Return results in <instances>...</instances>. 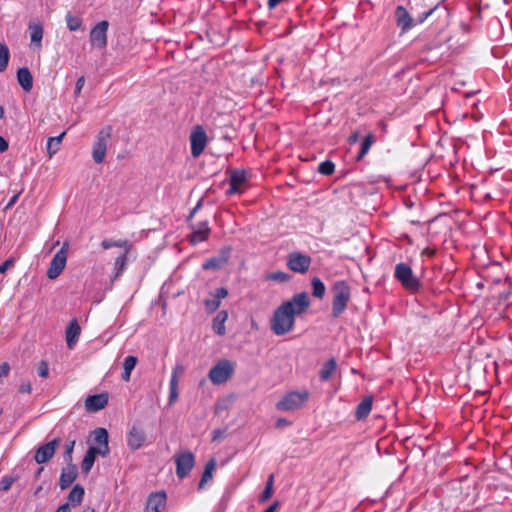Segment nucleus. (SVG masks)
<instances>
[{
  "mask_svg": "<svg viewBox=\"0 0 512 512\" xmlns=\"http://www.w3.org/2000/svg\"><path fill=\"white\" fill-rule=\"evenodd\" d=\"M60 444V438H55L52 441L40 445L35 453L34 459L38 464H43L49 461L55 454L57 447Z\"/></svg>",
  "mask_w": 512,
  "mask_h": 512,
  "instance_id": "nucleus-15",
  "label": "nucleus"
},
{
  "mask_svg": "<svg viewBox=\"0 0 512 512\" xmlns=\"http://www.w3.org/2000/svg\"><path fill=\"white\" fill-rule=\"evenodd\" d=\"M337 362L334 357L327 360L319 371V378L321 381L326 382L330 380L333 374L336 372Z\"/></svg>",
  "mask_w": 512,
  "mask_h": 512,
  "instance_id": "nucleus-29",
  "label": "nucleus"
},
{
  "mask_svg": "<svg viewBox=\"0 0 512 512\" xmlns=\"http://www.w3.org/2000/svg\"><path fill=\"white\" fill-rule=\"evenodd\" d=\"M108 432L105 428H97L94 430V441L96 444H106L108 443Z\"/></svg>",
  "mask_w": 512,
  "mask_h": 512,
  "instance_id": "nucleus-40",
  "label": "nucleus"
},
{
  "mask_svg": "<svg viewBox=\"0 0 512 512\" xmlns=\"http://www.w3.org/2000/svg\"><path fill=\"white\" fill-rule=\"evenodd\" d=\"M374 142V136L373 134H368L362 141L360 151L358 155L356 156V160L360 161L364 158V156L368 153L370 150L372 144Z\"/></svg>",
  "mask_w": 512,
  "mask_h": 512,
  "instance_id": "nucleus-37",
  "label": "nucleus"
},
{
  "mask_svg": "<svg viewBox=\"0 0 512 512\" xmlns=\"http://www.w3.org/2000/svg\"><path fill=\"white\" fill-rule=\"evenodd\" d=\"M191 154L198 157L202 154L206 147L207 135L201 126H197L190 135Z\"/></svg>",
  "mask_w": 512,
  "mask_h": 512,
  "instance_id": "nucleus-14",
  "label": "nucleus"
},
{
  "mask_svg": "<svg viewBox=\"0 0 512 512\" xmlns=\"http://www.w3.org/2000/svg\"><path fill=\"white\" fill-rule=\"evenodd\" d=\"M111 136V126H106L99 131L92 149V157L95 163L100 164L104 161L107 151V144Z\"/></svg>",
  "mask_w": 512,
  "mask_h": 512,
  "instance_id": "nucleus-6",
  "label": "nucleus"
},
{
  "mask_svg": "<svg viewBox=\"0 0 512 512\" xmlns=\"http://www.w3.org/2000/svg\"><path fill=\"white\" fill-rule=\"evenodd\" d=\"M14 480L11 477H3L0 481V490L7 491L11 488Z\"/></svg>",
  "mask_w": 512,
  "mask_h": 512,
  "instance_id": "nucleus-47",
  "label": "nucleus"
},
{
  "mask_svg": "<svg viewBox=\"0 0 512 512\" xmlns=\"http://www.w3.org/2000/svg\"><path fill=\"white\" fill-rule=\"evenodd\" d=\"M49 373V367L46 361H41L38 366V375L42 378H45L48 376Z\"/></svg>",
  "mask_w": 512,
  "mask_h": 512,
  "instance_id": "nucleus-48",
  "label": "nucleus"
},
{
  "mask_svg": "<svg viewBox=\"0 0 512 512\" xmlns=\"http://www.w3.org/2000/svg\"><path fill=\"white\" fill-rule=\"evenodd\" d=\"M290 422L284 418H279L276 422V427L277 428H280V427H283V426H286V425H289Z\"/></svg>",
  "mask_w": 512,
  "mask_h": 512,
  "instance_id": "nucleus-59",
  "label": "nucleus"
},
{
  "mask_svg": "<svg viewBox=\"0 0 512 512\" xmlns=\"http://www.w3.org/2000/svg\"><path fill=\"white\" fill-rule=\"evenodd\" d=\"M146 435L143 429L139 426L133 425L127 434V445L135 451L139 449L145 442Z\"/></svg>",
  "mask_w": 512,
  "mask_h": 512,
  "instance_id": "nucleus-17",
  "label": "nucleus"
},
{
  "mask_svg": "<svg viewBox=\"0 0 512 512\" xmlns=\"http://www.w3.org/2000/svg\"><path fill=\"white\" fill-rule=\"evenodd\" d=\"M282 304L277 307L272 315L270 327L277 336H283L289 333L295 325V317Z\"/></svg>",
  "mask_w": 512,
  "mask_h": 512,
  "instance_id": "nucleus-2",
  "label": "nucleus"
},
{
  "mask_svg": "<svg viewBox=\"0 0 512 512\" xmlns=\"http://www.w3.org/2000/svg\"><path fill=\"white\" fill-rule=\"evenodd\" d=\"M78 469L75 464H67L61 471L59 478V487L61 490L67 489L77 478Z\"/></svg>",
  "mask_w": 512,
  "mask_h": 512,
  "instance_id": "nucleus-18",
  "label": "nucleus"
},
{
  "mask_svg": "<svg viewBox=\"0 0 512 512\" xmlns=\"http://www.w3.org/2000/svg\"><path fill=\"white\" fill-rule=\"evenodd\" d=\"M308 391H292L287 393L280 401L277 402L276 408L279 411H293L300 409L309 399Z\"/></svg>",
  "mask_w": 512,
  "mask_h": 512,
  "instance_id": "nucleus-5",
  "label": "nucleus"
},
{
  "mask_svg": "<svg viewBox=\"0 0 512 512\" xmlns=\"http://www.w3.org/2000/svg\"><path fill=\"white\" fill-rule=\"evenodd\" d=\"M282 306H288L286 309L296 317L309 308L310 300L306 292H301L295 294L290 300L283 302Z\"/></svg>",
  "mask_w": 512,
  "mask_h": 512,
  "instance_id": "nucleus-9",
  "label": "nucleus"
},
{
  "mask_svg": "<svg viewBox=\"0 0 512 512\" xmlns=\"http://www.w3.org/2000/svg\"><path fill=\"white\" fill-rule=\"evenodd\" d=\"M137 362H138L137 357L132 356V355L127 356L124 359L123 369L124 370H129L130 372H132L133 369L135 368V366L137 365Z\"/></svg>",
  "mask_w": 512,
  "mask_h": 512,
  "instance_id": "nucleus-44",
  "label": "nucleus"
},
{
  "mask_svg": "<svg viewBox=\"0 0 512 512\" xmlns=\"http://www.w3.org/2000/svg\"><path fill=\"white\" fill-rule=\"evenodd\" d=\"M96 456L97 455L95 454L94 449H91V447H90L81 462V472L83 474L87 475L91 471V469L94 465Z\"/></svg>",
  "mask_w": 512,
  "mask_h": 512,
  "instance_id": "nucleus-33",
  "label": "nucleus"
},
{
  "mask_svg": "<svg viewBox=\"0 0 512 512\" xmlns=\"http://www.w3.org/2000/svg\"><path fill=\"white\" fill-rule=\"evenodd\" d=\"M67 27L70 31H77L82 26V18L77 15H73L71 12H68L65 16Z\"/></svg>",
  "mask_w": 512,
  "mask_h": 512,
  "instance_id": "nucleus-36",
  "label": "nucleus"
},
{
  "mask_svg": "<svg viewBox=\"0 0 512 512\" xmlns=\"http://www.w3.org/2000/svg\"><path fill=\"white\" fill-rule=\"evenodd\" d=\"M10 58V52L6 44L0 43V72L7 69Z\"/></svg>",
  "mask_w": 512,
  "mask_h": 512,
  "instance_id": "nucleus-39",
  "label": "nucleus"
},
{
  "mask_svg": "<svg viewBox=\"0 0 512 512\" xmlns=\"http://www.w3.org/2000/svg\"><path fill=\"white\" fill-rule=\"evenodd\" d=\"M19 391L21 393H30L32 391V385L29 381L22 382L20 385Z\"/></svg>",
  "mask_w": 512,
  "mask_h": 512,
  "instance_id": "nucleus-52",
  "label": "nucleus"
},
{
  "mask_svg": "<svg viewBox=\"0 0 512 512\" xmlns=\"http://www.w3.org/2000/svg\"><path fill=\"white\" fill-rule=\"evenodd\" d=\"M17 80L26 92H29L32 89L33 77L27 67H22L17 71Z\"/></svg>",
  "mask_w": 512,
  "mask_h": 512,
  "instance_id": "nucleus-28",
  "label": "nucleus"
},
{
  "mask_svg": "<svg viewBox=\"0 0 512 512\" xmlns=\"http://www.w3.org/2000/svg\"><path fill=\"white\" fill-rule=\"evenodd\" d=\"M84 495H85L84 487L80 484H76L69 492V494L67 496L68 501L66 503H69V507L70 506H72V507L79 506L83 501Z\"/></svg>",
  "mask_w": 512,
  "mask_h": 512,
  "instance_id": "nucleus-26",
  "label": "nucleus"
},
{
  "mask_svg": "<svg viewBox=\"0 0 512 512\" xmlns=\"http://www.w3.org/2000/svg\"><path fill=\"white\" fill-rule=\"evenodd\" d=\"M373 398L371 396L365 397L356 407L355 417L361 421L368 417L372 410Z\"/></svg>",
  "mask_w": 512,
  "mask_h": 512,
  "instance_id": "nucleus-25",
  "label": "nucleus"
},
{
  "mask_svg": "<svg viewBox=\"0 0 512 512\" xmlns=\"http://www.w3.org/2000/svg\"><path fill=\"white\" fill-rule=\"evenodd\" d=\"M9 147L7 140L0 136V153L5 152Z\"/></svg>",
  "mask_w": 512,
  "mask_h": 512,
  "instance_id": "nucleus-56",
  "label": "nucleus"
},
{
  "mask_svg": "<svg viewBox=\"0 0 512 512\" xmlns=\"http://www.w3.org/2000/svg\"><path fill=\"white\" fill-rule=\"evenodd\" d=\"M437 14L438 17L447 15V8L442 3H438L432 7H429L426 11L419 13L416 19V23L422 24L430 16Z\"/></svg>",
  "mask_w": 512,
  "mask_h": 512,
  "instance_id": "nucleus-24",
  "label": "nucleus"
},
{
  "mask_svg": "<svg viewBox=\"0 0 512 512\" xmlns=\"http://www.w3.org/2000/svg\"><path fill=\"white\" fill-rule=\"evenodd\" d=\"M12 264H13V261L11 259H8V260L4 261L0 265V273H5L6 270L8 269V267L11 266Z\"/></svg>",
  "mask_w": 512,
  "mask_h": 512,
  "instance_id": "nucleus-55",
  "label": "nucleus"
},
{
  "mask_svg": "<svg viewBox=\"0 0 512 512\" xmlns=\"http://www.w3.org/2000/svg\"><path fill=\"white\" fill-rule=\"evenodd\" d=\"M128 253L129 252H123L121 255H119L115 259V263H114L115 274H114V277L112 278V280H116L124 273L126 266H127Z\"/></svg>",
  "mask_w": 512,
  "mask_h": 512,
  "instance_id": "nucleus-32",
  "label": "nucleus"
},
{
  "mask_svg": "<svg viewBox=\"0 0 512 512\" xmlns=\"http://www.w3.org/2000/svg\"><path fill=\"white\" fill-rule=\"evenodd\" d=\"M131 373L132 372H130L129 370H124L123 369V373H122V376H121L122 380L128 382L130 380Z\"/></svg>",
  "mask_w": 512,
  "mask_h": 512,
  "instance_id": "nucleus-61",
  "label": "nucleus"
},
{
  "mask_svg": "<svg viewBox=\"0 0 512 512\" xmlns=\"http://www.w3.org/2000/svg\"><path fill=\"white\" fill-rule=\"evenodd\" d=\"M278 505H279V502L275 501L272 505H270L268 508H266L263 512H275Z\"/></svg>",
  "mask_w": 512,
  "mask_h": 512,
  "instance_id": "nucleus-60",
  "label": "nucleus"
},
{
  "mask_svg": "<svg viewBox=\"0 0 512 512\" xmlns=\"http://www.w3.org/2000/svg\"><path fill=\"white\" fill-rule=\"evenodd\" d=\"M335 170V164L330 160H325L321 162L318 166V172L322 175L329 176L333 174Z\"/></svg>",
  "mask_w": 512,
  "mask_h": 512,
  "instance_id": "nucleus-41",
  "label": "nucleus"
},
{
  "mask_svg": "<svg viewBox=\"0 0 512 512\" xmlns=\"http://www.w3.org/2000/svg\"><path fill=\"white\" fill-rule=\"evenodd\" d=\"M396 16L398 26H400L403 30L410 29L413 26L412 19L403 6H398L396 8Z\"/></svg>",
  "mask_w": 512,
  "mask_h": 512,
  "instance_id": "nucleus-30",
  "label": "nucleus"
},
{
  "mask_svg": "<svg viewBox=\"0 0 512 512\" xmlns=\"http://www.w3.org/2000/svg\"><path fill=\"white\" fill-rule=\"evenodd\" d=\"M234 365L227 359L217 362L209 371L208 378L214 385L227 382L234 374Z\"/></svg>",
  "mask_w": 512,
  "mask_h": 512,
  "instance_id": "nucleus-4",
  "label": "nucleus"
},
{
  "mask_svg": "<svg viewBox=\"0 0 512 512\" xmlns=\"http://www.w3.org/2000/svg\"><path fill=\"white\" fill-rule=\"evenodd\" d=\"M359 137H360V133H359V131H355V132H353V133L348 137V143H349L350 145L357 143V142H358V140H359Z\"/></svg>",
  "mask_w": 512,
  "mask_h": 512,
  "instance_id": "nucleus-54",
  "label": "nucleus"
},
{
  "mask_svg": "<svg viewBox=\"0 0 512 512\" xmlns=\"http://www.w3.org/2000/svg\"><path fill=\"white\" fill-rule=\"evenodd\" d=\"M394 277L411 293L417 292L422 286L420 280L414 275L411 266L405 262L396 264Z\"/></svg>",
  "mask_w": 512,
  "mask_h": 512,
  "instance_id": "nucleus-3",
  "label": "nucleus"
},
{
  "mask_svg": "<svg viewBox=\"0 0 512 512\" xmlns=\"http://www.w3.org/2000/svg\"><path fill=\"white\" fill-rule=\"evenodd\" d=\"M68 243H64L59 251L53 256L47 270L49 279H56L64 270L67 262Z\"/></svg>",
  "mask_w": 512,
  "mask_h": 512,
  "instance_id": "nucleus-7",
  "label": "nucleus"
},
{
  "mask_svg": "<svg viewBox=\"0 0 512 512\" xmlns=\"http://www.w3.org/2000/svg\"><path fill=\"white\" fill-rule=\"evenodd\" d=\"M70 511H71V509L69 507V503H64V504L60 505L56 510V512H70Z\"/></svg>",
  "mask_w": 512,
  "mask_h": 512,
  "instance_id": "nucleus-58",
  "label": "nucleus"
},
{
  "mask_svg": "<svg viewBox=\"0 0 512 512\" xmlns=\"http://www.w3.org/2000/svg\"><path fill=\"white\" fill-rule=\"evenodd\" d=\"M180 369L182 370V367L180 366H177L172 374H171V378H170V383H169V387H175V388H178V383H179V379H178V374H177V370Z\"/></svg>",
  "mask_w": 512,
  "mask_h": 512,
  "instance_id": "nucleus-49",
  "label": "nucleus"
},
{
  "mask_svg": "<svg viewBox=\"0 0 512 512\" xmlns=\"http://www.w3.org/2000/svg\"><path fill=\"white\" fill-rule=\"evenodd\" d=\"M91 449H94L96 455H100L102 457H106L110 453L109 444H101L98 447L91 446Z\"/></svg>",
  "mask_w": 512,
  "mask_h": 512,
  "instance_id": "nucleus-45",
  "label": "nucleus"
},
{
  "mask_svg": "<svg viewBox=\"0 0 512 512\" xmlns=\"http://www.w3.org/2000/svg\"><path fill=\"white\" fill-rule=\"evenodd\" d=\"M333 300L331 308V317L336 319L346 310L351 299V287L345 280L335 281L332 286Z\"/></svg>",
  "mask_w": 512,
  "mask_h": 512,
  "instance_id": "nucleus-1",
  "label": "nucleus"
},
{
  "mask_svg": "<svg viewBox=\"0 0 512 512\" xmlns=\"http://www.w3.org/2000/svg\"><path fill=\"white\" fill-rule=\"evenodd\" d=\"M101 246L103 247V249L107 250V249H110L112 247H119V248H123L124 251L123 252H129L131 247H132V244L128 241V240H122V239H119V240H113V239H104L102 242H101Z\"/></svg>",
  "mask_w": 512,
  "mask_h": 512,
  "instance_id": "nucleus-31",
  "label": "nucleus"
},
{
  "mask_svg": "<svg viewBox=\"0 0 512 512\" xmlns=\"http://www.w3.org/2000/svg\"><path fill=\"white\" fill-rule=\"evenodd\" d=\"M228 319V312L226 310H221L217 313V315L213 319L212 329L213 331L219 335L223 336L226 333L225 322Z\"/></svg>",
  "mask_w": 512,
  "mask_h": 512,
  "instance_id": "nucleus-27",
  "label": "nucleus"
},
{
  "mask_svg": "<svg viewBox=\"0 0 512 512\" xmlns=\"http://www.w3.org/2000/svg\"><path fill=\"white\" fill-rule=\"evenodd\" d=\"M231 251L232 248L230 246L221 248L216 256L207 259L202 264V268L204 270H220L224 268L229 262Z\"/></svg>",
  "mask_w": 512,
  "mask_h": 512,
  "instance_id": "nucleus-12",
  "label": "nucleus"
},
{
  "mask_svg": "<svg viewBox=\"0 0 512 512\" xmlns=\"http://www.w3.org/2000/svg\"><path fill=\"white\" fill-rule=\"evenodd\" d=\"M272 494H273V488H271L270 486H265L262 494L260 495L259 501L261 503L266 502L267 500H269L271 498Z\"/></svg>",
  "mask_w": 512,
  "mask_h": 512,
  "instance_id": "nucleus-46",
  "label": "nucleus"
},
{
  "mask_svg": "<svg viewBox=\"0 0 512 512\" xmlns=\"http://www.w3.org/2000/svg\"><path fill=\"white\" fill-rule=\"evenodd\" d=\"M75 443H76L75 440H71V441L67 442L65 445V451H64L63 457H64V461L67 464H73L72 463V454H73V450L75 447Z\"/></svg>",
  "mask_w": 512,
  "mask_h": 512,
  "instance_id": "nucleus-43",
  "label": "nucleus"
},
{
  "mask_svg": "<svg viewBox=\"0 0 512 512\" xmlns=\"http://www.w3.org/2000/svg\"><path fill=\"white\" fill-rule=\"evenodd\" d=\"M176 475L180 479L187 477L194 467L195 457L192 452L186 451L175 456Z\"/></svg>",
  "mask_w": 512,
  "mask_h": 512,
  "instance_id": "nucleus-11",
  "label": "nucleus"
},
{
  "mask_svg": "<svg viewBox=\"0 0 512 512\" xmlns=\"http://www.w3.org/2000/svg\"><path fill=\"white\" fill-rule=\"evenodd\" d=\"M109 23L106 20L97 23L90 31V42L93 46L103 49L107 46V30Z\"/></svg>",
  "mask_w": 512,
  "mask_h": 512,
  "instance_id": "nucleus-13",
  "label": "nucleus"
},
{
  "mask_svg": "<svg viewBox=\"0 0 512 512\" xmlns=\"http://www.w3.org/2000/svg\"><path fill=\"white\" fill-rule=\"evenodd\" d=\"M312 259L309 255L300 252H291L288 255L287 267L296 273H306L311 265Z\"/></svg>",
  "mask_w": 512,
  "mask_h": 512,
  "instance_id": "nucleus-8",
  "label": "nucleus"
},
{
  "mask_svg": "<svg viewBox=\"0 0 512 512\" xmlns=\"http://www.w3.org/2000/svg\"><path fill=\"white\" fill-rule=\"evenodd\" d=\"M108 394L100 393L89 396L85 401L86 410L89 412H97L108 404Z\"/></svg>",
  "mask_w": 512,
  "mask_h": 512,
  "instance_id": "nucleus-20",
  "label": "nucleus"
},
{
  "mask_svg": "<svg viewBox=\"0 0 512 512\" xmlns=\"http://www.w3.org/2000/svg\"><path fill=\"white\" fill-rule=\"evenodd\" d=\"M18 197H19V194H15V195H14V196L9 200V202H8V204H7V208H10L11 206H13V205L16 203V201H17Z\"/></svg>",
  "mask_w": 512,
  "mask_h": 512,
  "instance_id": "nucleus-62",
  "label": "nucleus"
},
{
  "mask_svg": "<svg viewBox=\"0 0 512 512\" xmlns=\"http://www.w3.org/2000/svg\"><path fill=\"white\" fill-rule=\"evenodd\" d=\"M201 205H202V200H199L198 203L196 204V206L191 210V212L188 216V220L194 217L195 213L201 207Z\"/></svg>",
  "mask_w": 512,
  "mask_h": 512,
  "instance_id": "nucleus-57",
  "label": "nucleus"
},
{
  "mask_svg": "<svg viewBox=\"0 0 512 512\" xmlns=\"http://www.w3.org/2000/svg\"><path fill=\"white\" fill-rule=\"evenodd\" d=\"M273 485H274V475L273 474H270L267 481H266V485L265 486H270L271 488H273Z\"/></svg>",
  "mask_w": 512,
  "mask_h": 512,
  "instance_id": "nucleus-63",
  "label": "nucleus"
},
{
  "mask_svg": "<svg viewBox=\"0 0 512 512\" xmlns=\"http://www.w3.org/2000/svg\"><path fill=\"white\" fill-rule=\"evenodd\" d=\"M216 467V461L215 459H210L204 468V472L201 476L198 489H202L206 482L212 479V473Z\"/></svg>",
  "mask_w": 512,
  "mask_h": 512,
  "instance_id": "nucleus-34",
  "label": "nucleus"
},
{
  "mask_svg": "<svg viewBox=\"0 0 512 512\" xmlns=\"http://www.w3.org/2000/svg\"><path fill=\"white\" fill-rule=\"evenodd\" d=\"M311 285L312 295L316 298L322 299L326 291L325 284L323 283V281L318 277H314L311 281Z\"/></svg>",
  "mask_w": 512,
  "mask_h": 512,
  "instance_id": "nucleus-35",
  "label": "nucleus"
},
{
  "mask_svg": "<svg viewBox=\"0 0 512 512\" xmlns=\"http://www.w3.org/2000/svg\"><path fill=\"white\" fill-rule=\"evenodd\" d=\"M64 135H65V132H63L62 134H60L57 137H50L48 139L47 151H48L50 157L52 155H54L59 150V147H60V144H61V141H62Z\"/></svg>",
  "mask_w": 512,
  "mask_h": 512,
  "instance_id": "nucleus-38",
  "label": "nucleus"
},
{
  "mask_svg": "<svg viewBox=\"0 0 512 512\" xmlns=\"http://www.w3.org/2000/svg\"><path fill=\"white\" fill-rule=\"evenodd\" d=\"M228 290L225 287H219L214 292L210 293V297L205 299L204 306L208 313L215 312L220 304L221 300L226 298Z\"/></svg>",
  "mask_w": 512,
  "mask_h": 512,
  "instance_id": "nucleus-16",
  "label": "nucleus"
},
{
  "mask_svg": "<svg viewBox=\"0 0 512 512\" xmlns=\"http://www.w3.org/2000/svg\"><path fill=\"white\" fill-rule=\"evenodd\" d=\"M229 174L230 187L226 191V195L231 196L241 194L243 192L242 186L247 182V172L244 169H230L227 170Z\"/></svg>",
  "mask_w": 512,
  "mask_h": 512,
  "instance_id": "nucleus-10",
  "label": "nucleus"
},
{
  "mask_svg": "<svg viewBox=\"0 0 512 512\" xmlns=\"http://www.w3.org/2000/svg\"><path fill=\"white\" fill-rule=\"evenodd\" d=\"M178 396H179L178 388L169 387L168 404L172 405L178 399Z\"/></svg>",
  "mask_w": 512,
  "mask_h": 512,
  "instance_id": "nucleus-50",
  "label": "nucleus"
},
{
  "mask_svg": "<svg viewBox=\"0 0 512 512\" xmlns=\"http://www.w3.org/2000/svg\"><path fill=\"white\" fill-rule=\"evenodd\" d=\"M191 228H192V233L189 238L190 243L197 244L199 242H203L208 239V236L210 234V228L206 221L199 222L195 225H192Z\"/></svg>",
  "mask_w": 512,
  "mask_h": 512,
  "instance_id": "nucleus-19",
  "label": "nucleus"
},
{
  "mask_svg": "<svg viewBox=\"0 0 512 512\" xmlns=\"http://www.w3.org/2000/svg\"><path fill=\"white\" fill-rule=\"evenodd\" d=\"M220 435H221V430H219V429L214 430V431H213V437H212V439H213V440H216V439H218V438L220 437Z\"/></svg>",
  "mask_w": 512,
  "mask_h": 512,
  "instance_id": "nucleus-64",
  "label": "nucleus"
},
{
  "mask_svg": "<svg viewBox=\"0 0 512 512\" xmlns=\"http://www.w3.org/2000/svg\"><path fill=\"white\" fill-rule=\"evenodd\" d=\"M289 278V275L282 271L272 272L267 274L266 276L267 280L276 281L280 283L287 282Z\"/></svg>",
  "mask_w": 512,
  "mask_h": 512,
  "instance_id": "nucleus-42",
  "label": "nucleus"
},
{
  "mask_svg": "<svg viewBox=\"0 0 512 512\" xmlns=\"http://www.w3.org/2000/svg\"><path fill=\"white\" fill-rule=\"evenodd\" d=\"M28 30L30 33L31 43L36 47H41L44 33L43 25L38 21H30Z\"/></svg>",
  "mask_w": 512,
  "mask_h": 512,
  "instance_id": "nucleus-23",
  "label": "nucleus"
},
{
  "mask_svg": "<svg viewBox=\"0 0 512 512\" xmlns=\"http://www.w3.org/2000/svg\"><path fill=\"white\" fill-rule=\"evenodd\" d=\"M66 343L69 349H73L79 340L81 327L77 319H72L66 328Z\"/></svg>",
  "mask_w": 512,
  "mask_h": 512,
  "instance_id": "nucleus-22",
  "label": "nucleus"
},
{
  "mask_svg": "<svg viewBox=\"0 0 512 512\" xmlns=\"http://www.w3.org/2000/svg\"><path fill=\"white\" fill-rule=\"evenodd\" d=\"M166 505V494L165 492L152 493L146 503L147 512H160Z\"/></svg>",
  "mask_w": 512,
  "mask_h": 512,
  "instance_id": "nucleus-21",
  "label": "nucleus"
},
{
  "mask_svg": "<svg viewBox=\"0 0 512 512\" xmlns=\"http://www.w3.org/2000/svg\"><path fill=\"white\" fill-rule=\"evenodd\" d=\"M10 366L8 363H3L0 365V379L2 377H6L9 374Z\"/></svg>",
  "mask_w": 512,
  "mask_h": 512,
  "instance_id": "nucleus-53",
  "label": "nucleus"
},
{
  "mask_svg": "<svg viewBox=\"0 0 512 512\" xmlns=\"http://www.w3.org/2000/svg\"><path fill=\"white\" fill-rule=\"evenodd\" d=\"M84 85H85V77L81 76V77H79L77 79V82H76V86H75V90H74L75 96H79L80 95L81 90H82Z\"/></svg>",
  "mask_w": 512,
  "mask_h": 512,
  "instance_id": "nucleus-51",
  "label": "nucleus"
}]
</instances>
